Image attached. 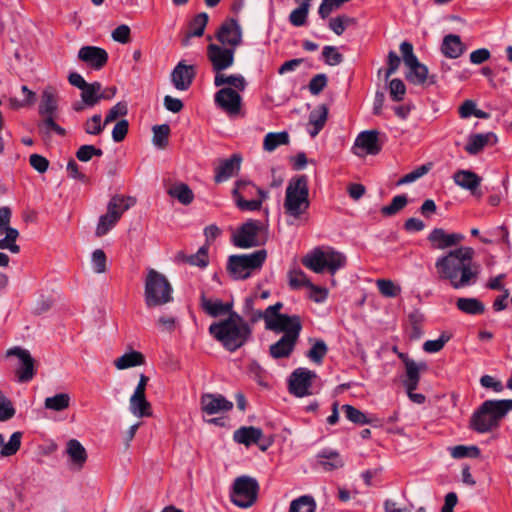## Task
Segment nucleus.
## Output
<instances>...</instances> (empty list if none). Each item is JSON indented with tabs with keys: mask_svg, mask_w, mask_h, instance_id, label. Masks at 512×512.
<instances>
[{
	"mask_svg": "<svg viewBox=\"0 0 512 512\" xmlns=\"http://www.w3.org/2000/svg\"><path fill=\"white\" fill-rule=\"evenodd\" d=\"M7 356H16L20 361V366L16 370L19 382H28L35 375V360L30 352L21 347H13L7 351Z\"/></svg>",
	"mask_w": 512,
	"mask_h": 512,
	"instance_id": "15",
	"label": "nucleus"
},
{
	"mask_svg": "<svg viewBox=\"0 0 512 512\" xmlns=\"http://www.w3.org/2000/svg\"><path fill=\"white\" fill-rule=\"evenodd\" d=\"M153 131V144L160 149H163L168 144V136L170 134V127L168 124L155 125Z\"/></svg>",
	"mask_w": 512,
	"mask_h": 512,
	"instance_id": "50",
	"label": "nucleus"
},
{
	"mask_svg": "<svg viewBox=\"0 0 512 512\" xmlns=\"http://www.w3.org/2000/svg\"><path fill=\"white\" fill-rule=\"evenodd\" d=\"M328 118V108L322 104L317 106L310 112L308 122V133L311 137H315L323 129Z\"/></svg>",
	"mask_w": 512,
	"mask_h": 512,
	"instance_id": "26",
	"label": "nucleus"
},
{
	"mask_svg": "<svg viewBox=\"0 0 512 512\" xmlns=\"http://www.w3.org/2000/svg\"><path fill=\"white\" fill-rule=\"evenodd\" d=\"M201 306L203 310L212 317H217L224 314H230L232 305L228 303H223L221 300H211L205 297V295L201 296Z\"/></svg>",
	"mask_w": 512,
	"mask_h": 512,
	"instance_id": "35",
	"label": "nucleus"
},
{
	"mask_svg": "<svg viewBox=\"0 0 512 512\" xmlns=\"http://www.w3.org/2000/svg\"><path fill=\"white\" fill-rule=\"evenodd\" d=\"M105 127L106 125H104V122L102 123L100 114L93 115L83 125L84 131L89 135H99Z\"/></svg>",
	"mask_w": 512,
	"mask_h": 512,
	"instance_id": "56",
	"label": "nucleus"
},
{
	"mask_svg": "<svg viewBox=\"0 0 512 512\" xmlns=\"http://www.w3.org/2000/svg\"><path fill=\"white\" fill-rule=\"evenodd\" d=\"M328 348L323 340H317L307 353V357L316 364L322 363Z\"/></svg>",
	"mask_w": 512,
	"mask_h": 512,
	"instance_id": "55",
	"label": "nucleus"
},
{
	"mask_svg": "<svg viewBox=\"0 0 512 512\" xmlns=\"http://www.w3.org/2000/svg\"><path fill=\"white\" fill-rule=\"evenodd\" d=\"M235 49L211 43L207 47V57L217 74L234 64Z\"/></svg>",
	"mask_w": 512,
	"mask_h": 512,
	"instance_id": "12",
	"label": "nucleus"
},
{
	"mask_svg": "<svg viewBox=\"0 0 512 512\" xmlns=\"http://www.w3.org/2000/svg\"><path fill=\"white\" fill-rule=\"evenodd\" d=\"M470 426L479 433H485L498 426L496 420L489 414L488 410L483 411V403L476 410L470 419Z\"/></svg>",
	"mask_w": 512,
	"mask_h": 512,
	"instance_id": "22",
	"label": "nucleus"
},
{
	"mask_svg": "<svg viewBox=\"0 0 512 512\" xmlns=\"http://www.w3.org/2000/svg\"><path fill=\"white\" fill-rule=\"evenodd\" d=\"M302 325L289 326L282 330L281 338L269 346V354L273 359L288 358L293 353L298 342Z\"/></svg>",
	"mask_w": 512,
	"mask_h": 512,
	"instance_id": "9",
	"label": "nucleus"
},
{
	"mask_svg": "<svg viewBox=\"0 0 512 512\" xmlns=\"http://www.w3.org/2000/svg\"><path fill=\"white\" fill-rule=\"evenodd\" d=\"M173 288L165 275L149 269L144 289L145 303L148 308L165 305L172 301Z\"/></svg>",
	"mask_w": 512,
	"mask_h": 512,
	"instance_id": "5",
	"label": "nucleus"
},
{
	"mask_svg": "<svg viewBox=\"0 0 512 512\" xmlns=\"http://www.w3.org/2000/svg\"><path fill=\"white\" fill-rule=\"evenodd\" d=\"M11 210L9 207L0 208V235L5 234V237L0 239V249L9 250L13 254L20 252V247L16 243L19 232L17 229L10 226Z\"/></svg>",
	"mask_w": 512,
	"mask_h": 512,
	"instance_id": "11",
	"label": "nucleus"
},
{
	"mask_svg": "<svg viewBox=\"0 0 512 512\" xmlns=\"http://www.w3.org/2000/svg\"><path fill=\"white\" fill-rule=\"evenodd\" d=\"M214 100L229 115H237L241 110L242 98L239 91L232 88H221L216 92Z\"/></svg>",
	"mask_w": 512,
	"mask_h": 512,
	"instance_id": "16",
	"label": "nucleus"
},
{
	"mask_svg": "<svg viewBox=\"0 0 512 512\" xmlns=\"http://www.w3.org/2000/svg\"><path fill=\"white\" fill-rule=\"evenodd\" d=\"M187 263L200 268L206 267L209 263L208 247L202 246L195 254L189 255L187 257Z\"/></svg>",
	"mask_w": 512,
	"mask_h": 512,
	"instance_id": "60",
	"label": "nucleus"
},
{
	"mask_svg": "<svg viewBox=\"0 0 512 512\" xmlns=\"http://www.w3.org/2000/svg\"><path fill=\"white\" fill-rule=\"evenodd\" d=\"M342 410L345 413L346 418L355 424H369L371 421L366 415L360 410L356 409L352 405L345 404L342 406Z\"/></svg>",
	"mask_w": 512,
	"mask_h": 512,
	"instance_id": "54",
	"label": "nucleus"
},
{
	"mask_svg": "<svg viewBox=\"0 0 512 512\" xmlns=\"http://www.w3.org/2000/svg\"><path fill=\"white\" fill-rule=\"evenodd\" d=\"M262 436L263 432L260 428L254 426H243L234 432L233 439L235 442L248 447L252 444H257Z\"/></svg>",
	"mask_w": 512,
	"mask_h": 512,
	"instance_id": "29",
	"label": "nucleus"
},
{
	"mask_svg": "<svg viewBox=\"0 0 512 512\" xmlns=\"http://www.w3.org/2000/svg\"><path fill=\"white\" fill-rule=\"evenodd\" d=\"M92 267L95 273L102 274L107 270V257L102 249H96L91 257Z\"/></svg>",
	"mask_w": 512,
	"mask_h": 512,
	"instance_id": "61",
	"label": "nucleus"
},
{
	"mask_svg": "<svg viewBox=\"0 0 512 512\" xmlns=\"http://www.w3.org/2000/svg\"><path fill=\"white\" fill-rule=\"evenodd\" d=\"M145 363L144 355L139 351H131L125 353L114 361V365L118 370H124L131 367L143 365Z\"/></svg>",
	"mask_w": 512,
	"mask_h": 512,
	"instance_id": "42",
	"label": "nucleus"
},
{
	"mask_svg": "<svg viewBox=\"0 0 512 512\" xmlns=\"http://www.w3.org/2000/svg\"><path fill=\"white\" fill-rule=\"evenodd\" d=\"M289 141V134L286 131L270 132L264 137L263 149L272 152L281 145H288Z\"/></svg>",
	"mask_w": 512,
	"mask_h": 512,
	"instance_id": "44",
	"label": "nucleus"
},
{
	"mask_svg": "<svg viewBox=\"0 0 512 512\" xmlns=\"http://www.w3.org/2000/svg\"><path fill=\"white\" fill-rule=\"evenodd\" d=\"M236 206L242 211H257L260 210L262 203L265 199L261 197L256 198H234Z\"/></svg>",
	"mask_w": 512,
	"mask_h": 512,
	"instance_id": "62",
	"label": "nucleus"
},
{
	"mask_svg": "<svg viewBox=\"0 0 512 512\" xmlns=\"http://www.w3.org/2000/svg\"><path fill=\"white\" fill-rule=\"evenodd\" d=\"M208 14L201 12L197 14L189 23V31L183 39V45H188L192 37H201L204 34L205 27L208 23Z\"/></svg>",
	"mask_w": 512,
	"mask_h": 512,
	"instance_id": "37",
	"label": "nucleus"
},
{
	"mask_svg": "<svg viewBox=\"0 0 512 512\" xmlns=\"http://www.w3.org/2000/svg\"><path fill=\"white\" fill-rule=\"evenodd\" d=\"M355 147L362 149L366 154L376 155L381 150L378 141V132L376 130H367L361 132L355 141Z\"/></svg>",
	"mask_w": 512,
	"mask_h": 512,
	"instance_id": "24",
	"label": "nucleus"
},
{
	"mask_svg": "<svg viewBox=\"0 0 512 512\" xmlns=\"http://www.w3.org/2000/svg\"><path fill=\"white\" fill-rule=\"evenodd\" d=\"M409 68V72L406 75L408 81L413 84H428L432 85L436 83L435 76L428 75V68L420 63L418 59L407 66Z\"/></svg>",
	"mask_w": 512,
	"mask_h": 512,
	"instance_id": "25",
	"label": "nucleus"
},
{
	"mask_svg": "<svg viewBox=\"0 0 512 512\" xmlns=\"http://www.w3.org/2000/svg\"><path fill=\"white\" fill-rule=\"evenodd\" d=\"M318 462L325 471H332L343 467L344 462L339 453L332 450H324L318 455Z\"/></svg>",
	"mask_w": 512,
	"mask_h": 512,
	"instance_id": "43",
	"label": "nucleus"
},
{
	"mask_svg": "<svg viewBox=\"0 0 512 512\" xmlns=\"http://www.w3.org/2000/svg\"><path fill=\"white\" fill-rule=\"evenodd\" d=\"M310 7L311 4H309V0L299 3V6L292 10L289 15L290 23L295 27H301L305 25Z\"/></svg>",
	"mask_w": 512,
	"mask_h": 512,
	"instance_id": "46",
	"label": "nucleus"
},
{
	"mask_svg": "<svg viewBox=\"0 0 512 512\" xmlns=\"http://www.w3.org/2000/svg\"><path fill=\"white\" fill-rule=\"evenodd\" d=\"M209 333L228 351L234 352L242 347L251 337L252 329L248 322L236 312L228 318L209 327Z\"/></svg>",
	"mask_w": 512,
	"mask_h": 512,
	"instance_id": "2",
	"label": "nucleus"
},
{
	"mask_svg": "<svg viewBox=\"0 0 512 512\" xmlns=\"http://www.w3.org/2000/svg\"><path fill=\"white\" fill-rule=\"evenodd\" d=\"M78 59L95 70L102 69L108 62V53L97 46H83L78 51Z\"/></svg>",
	"mask_w": 512,
	"mask_h": 512,
	"instance_id": "19",
	"label": "nucleus"
},
{
	"mask_svg": "<svg viewBox=\"0 0 512 512\" xmlns=\"http://www.w3.org/2000/svg\"><path fill=\"white\" fill-rule=\"evenodd\" d=\"M456 306L469 315H479L485 311V305L477 298H458Z\"/></svg>",
	"mask_w": 512,
	"mask_h": 512,
	"instance_id": "45",
	"label": "nucleus"
},
{
	"mask_svg": "<svg viewBox=\"0 0 512 512\" xmlns=\"http://www.w3.org/2000/svg\"><path fill=\"white\" fill-rule=\"evenodd\" d=\"M315 509L316 503L313 497L304 495L291 502L288 512H314Z\"/></svg>",
	"mask_w": 512,
	"mask_h": 512,
	"instance_id": "49",
	"label": "nucleus"
},
{
	"mask_svg": "<svg viewBox=\"0 0 512 512\" xmlns=\"http://www.w3.org/2000/svg\"><path fill=\"white\" fill-rule=\"evenodd\" d=\"M289 286L292 289H299L301 287H309L311 285V281L308 279L307 275L300 269H294L289 271L288 273Z\"/></svg>",
	"mask_w": 512,
	"mask_h": 512,
	"instance_id": "52",
	"label": "nucleus"
},
{
	"mask_svg": "<svg viewBox=\"0 0 512 512\" xmlns=\"http://www.w3.org/2000/svg\"><path fill=\"white\" fill-rule=\"evenodd\" d=\"M58 110L57 94L54 88L46 87L41 95L39 114L42 117L56 116Z\"/></svg>",
	"mask_w": 512,
	"mask_h": 512,
	"instance_id": "28",
	"label": "nucleus"
},
{
	"mask_svg": "<svg viewBox=\"0 0 512 512\" xmlns=\"http://www.w3.org/2000/svg\"><path fill=\"white\" fill-rule=\"evenodd\" d=\"M233 198H256L261 197L262 199H266L268 197V193L254 184L248 181H237L232 190Z\"/></svg>",
	"mask_w": 512,
	"mask_h": 512,
	"instance_id": "27",
	"label": "nucleus"
},
{
	"mask_svg": "<svg viewBox=\"0 0 512 512\" xmlns=\"http://www.w3.org/2000/svg\"><path fill=\"white\" fill-rule=\"evenodd\" d=\"M103 151L93 145H82L76 152V157L81 162H88L94 156L100 157Z\"/></svg>",
	"mask_w": 512,
	"mask_h": 512,
	"instance_id": "63",
	"label": "nucleus"
},
{
	"mask_svg": "<svg viewBox=\"0 0 512 512\" xmlns=\"http://www.w3.org/2000/svg\"><path fill=\"white\" fill-rule=\"evenodd\" d=\"M148 381L149 378L146 375L141 374L139 382L129 399V410L138 418L152 416V406L145 396Z\"/></svg>",
	"mask_w": 512,
	"mask_h": 512,
	"instance_id": "10",
	"label": "nucleus"
},
{
	"mask_svg": "<svg viewBox=\"0 0 512 512\" xmlns=\"http://www.w3.org/2000/svg\"><path fill=\"white\" fill-rule=\"evenodd\" d=\"M117 219L109 214H104L100 216L96 230L95 235L96 237H102L106 235L116 224Z\"/></svg>",
	"mask_w": 512,
	"mask_h": 512,
	"instance_id": "57",
	"label": "nucleus"
},
{
	"mask_svg": "<svg viewBox=\"0 0 512 512\" xmlns=\"http://www.w3.org/2000/svg\"><path fill=\"white\" fill-rule=\"evenodd\" d=\"M316 373L307 368H297L289 378V391L296 397H305L312 395L310 390L312 380L316 378Z\"/></svg>",
	"mask_w": 512,
	"mask_h": 512,
	"instance_id": "13",
	"label": "nucleus"
},
{
	"mask_svg": "<svg viewBox=\"0 0 512 512\" xmlns=\"http://www.w3.org/2000/svg\"><path fill=\"white\" fill-rule=\"evenodd\" d=\"M258 491L257 480L251 476L242 475L233 482L230 500L239 508H249L257 501Z\"/></svg>",
	"mask_w": 512,
	"mask_h": 512,
	"instance_id": "7",
	"label": "nucleus"
},
{
	"mask_svg": "<svg viewBox=\"0 0 512 512\" xmlns=\"http://www.w3.org/2000/svg\"><path fill=\"white\" fill-rule=\"evenodd\" d=\"M453 180L458 186L471 192L475 191L481 182V178L469 170L457 171L453 176Z\"/></svg>",
	"mask_w": 512,
	"mask_h": 512,
	"instance_id": "33",
	"label": "nucleus"
},
{
	"mask_svg": "<svg viewBox=\"0 0 512 512\" xmlns=\"http://www.w3.org/2000/svg\"><path fill=\"white\" fill-rule=\"evenodd\" d=\"M262 229L261 222L249 220L245 222L233 236L234 245L239 248H250L258 245V234Z\"/></svg>",
	"mask_w": 512,
	"mask_h": 512,
	"instance_id": "14",
	"label": "nucleus"
},
{
	"mask_svg": "<svg viewBox=\"0 0 512 512\" xmlns=\"http://www.w3.org/2000/svg\"><path fill=\"white\" fill-rule=\"evenodd\" d=\"M322 56L329 66L339 65L343 61L342 54L338 52L336 47L330 45L324 46Z\"/></svg>",
	"mask_w": 512,
	"mask_h": 512,
	"instance_id": "64",
	"label": "nucleus"
},
{
	"mask_svg": "<svg viewBox=\"0 0 512 512\" xmlns=\"http://www.w3.org/2000/svg\"><path fill=\"white\" fill-rule=\"evenodd\" d=\"M133 204L132 198H125L124 196L115 195L113 196L107 205V214L120 220L123 213L127 211Z\"/></svg>",
	"mask_w": 512,
	"mask_h": 512,
	"instance_id": "39",
	"label": "nucleus"
},
{
	"mask_svg": "<svg viewBox=\"0 0 512 512\" xmlns=\"http://www.w3.org/2000/svg\"><path fill=\"white\" fill-rule=\"evenodd\" d=\"M70 405V396L67 393H59L53 397H47L44 402L46 409L53 411H63Z\"/></svg>",
	"mask_w": 512,
	"mask_h": 512,
	"instance_id": "48",
	"label": "nucleus"
},
{
	"mask_svg": "<svg viewBox=\"0 0 512 512\" xmlns=\"http://www.w3.org/2000/svg\"><path fill=\"white\" fill-rule=\"evenodd\" d=\"M475 251L462 246L440 256L435 262L437 274L441 280L449 281L454 289L473 285L480 273V267L473 262Z\"/></svg>",
	"mask_w": 512,
	"mask_h": 512,
	"instance_id": "1",
	"label": "nucleus"
},
{
	"mask_svg": "<svg viewBox=\"0 0 512 512\" xmlns=\"http://www.w3.org/2000/svg\"><path fill=\"white\" fill-rule=\"evenodd\" d=\"M310 206L308 179L300 175L290 179L285 192L284 210L289 217L298 220L306 214Z\"/></svg>",
	"mask_w": 512,
	"mask_h": 512,
	"instance_id": "3",
	"label": "nucleus"
},
{
	"mask_svg": "<svg viewBox=\"0 0 512 512\" xmlns=\"http://www.w3.org/2000/svg\"><path fill=\"white\" fill-rule=\"evenodd\" d=\"M241 161L242 157L239 154H233L229 159L223 160L216 169L215 182L221 183L234 176L240 170Z\"/></svg>",
	"mask_w": 512,
	"mask_h": 512,
	"instance_id": "23",
	"label": "nucleus"
},
{
	"mask_svg": "<svg viewBox=\"0 0 512 512\" xmlns=\"http://www.w3.org/2000/svg\"><path fill=\"white\" fill-rule=\"evenodd\" d=\"M497 137L494 133L489 132L485 134H473L469 137L465 150L471 154H478L486 145L495 144Z\"/></svg>",
	"mask_w": 512,
	"mask_h": 512,
	"instance_id": "31",
	"label": "nucleus"
},
{
	"mask_svg": "<svg viewBox=\"0 0 512 512\" xmlns=\"http://www.w3.org/2000/svg\"><path fill=\"white\" fill-rule=\"evenodd\" d=\"M407 202L408 200L405 195H397L392 199L390 205L381 208V213L384 216H392L402 210L406 206Z\"/></svg>",
	"mask_w": 512,
	"mask_h": 512,
	"instance_id": "58",
	"label": "nucleus"
},
{
	"mask_svg": "<svg viewBox=\"0 0 512 512\" xmlns=\"http://www.w3.org/2000/svg\"><path fill=\"white\" fill-rule=\"evenodd\" d=\"M195 74L192 65H185L183 62H180L172 71L171 80L176 89L183 91L190 87Z\"/></svg>",
	"mask_w": 512,
	"mask_h": 512,
	"instance_id": "21",
	"label": "nucleus"
},
{
	"mask_svg": "<svg viewBox=\"0 0 512 512\" xmlns=\"http://www.w3.org/2000/svg\"><path fill=\"white\" fill-rule=\"evenodd\" d=\"M102 84L100 82L88 83L81 93V100L84 105L93 107L99 103L101 97H105V93H101Z\"/></svg>",
	"mask_w": 512,
	"mask_h": 512,
	"instance_id": "34",
	"label": "nucleus"
},
{
	"mask_svg": "<svg viewBox=\"0 0 512 512\" xmlns=\"http://www.w3.org/2000/svg\"><path fill=\"white\" fill-rule=\"evenodd\" d=\"M441 50L449 58H458L463 53L464 47L458 35H447L444 37Z\"/></svg>",
	"mask_w": 512,
	"mask_h": 512,
	"instance_id": "40",
	"label": "nucleus"
},
{
	"mask_svg": "<svg viewBox=\"0 0 512 512\" xmlns=\"http://www.w3.org/2000/svg\"><path fill=\"white\" fill-rule=\"evenodd\" d=\"M426 369L425 363L407 362L405 366L407 379L404 381L406 390H416L419 380L420 371Z\"/></svg>",
	"mask_w": 512,
	"mask_h": 512,
	"instance_id": "41",
	"label": "nucleus"
},
{
	"mask_svg": "<svg viewBox=\"0 0 512 512\" xmlns=\"http://www.w3.org/2000/svg\"><path fill=\"white\" fill-rule=\"evenodd\" d=\"M484 410H488L489 414H491L499 424V421L512 410V399L486 400L483 402V411Z\"/></svg>",
	"mask_w": 512,
	"mask_h": 512,
	"instance_id": "30",
	"label": "nucleus"
},
{
	"mask_svg": "<svg viewBox=\"0 0 512 512\" xmlns=\"http://www.w3.org/2000/svg\"><path fill=\"white\" fill-rule=\"evenodd\" d=\"M214 85L216 87L229 85V88H232L236 91H244L246 89L247 82L245 78L240 74L226 75L221 71L215 75Z\"/></svg>",
	"mask_w": 512,
	"mask_h": 512,
	"instance_id": "32",
	"label": "nucleus"
},
{
	"mask_svg": "<svg viewBox=\"0 0 512 512\" xmlns=\"http://www.w3.org/2000/svg\"><path fill=\"white\" fill-rule=\"evenodd\" d=\"M167 194L177 199L183 205H189L194 200V193L185 183H174L167 189Z\"/></svg>",
	"mask_w": 512,
	"mask_h": 512,
	"instance_id": "38",
	"label": "nucleus"
},
{
	"mask_svg": "<svg viewBox=\"0 0 512 512\" xmlns=\"http://www.w3.org/2000/svg\"><path fill=\"white\" fill-rule=\"evenodd\" d=\"M282 307L283 303L277 302L274 305L267 307L264 310V314H257L258 318H263L265 328L267 330L274 333H280L289 326L302 325L299 315H287L280 313Z\"/></svg>",
	"mask_w": 512,
	"mask_h": 512,
	"instance_id": "8",
	"label": "nucleus"
},
{
	"mask_svg": "<svg viewBox=\"0 0 512 512\" xmlns=\"http://www.w3.org/2000/svg\"><path fill=\"white\" fill-rule=\"evenodd\" d=\"M21 438V432H14L7 443L3 442L0 451L1 456L8 457L16 454V452L20 449L21 446Z\"/></svg>",
	"mask_w": 512,
	"mask_h": 512,
	"instance_id": "51",
	"label": "nucleus"
},
{
	"mask_svg": "<svg viewBox=\"0 0 512 512\" xmlns=\"http://www.w3.org/2000/svg\"><path fill=\"white\" fill-rule=\"evenodd\" d=\"M354 22L355 21L353 18L342 15L335 18H331L329 21V27L336 35H342L345 29L349 25L354 24Z\"/></svg>",
	"mask_w": 512,
	"mask_h": 512,
	"instance_id": "59",
	"label": "nucleus"
},
{
	"mask_svg": "<svg viewBox=\"0 0 512 512\" xmlns=\"http://www.w3.org/2000/svg\"><path fill=\"white\" fill-rule=\"evenodd\" d=\"M40 133L50 136L53 134L59 136H65L66 130L55 122V116H45L43 120L38 124Z\"/></svg>",
	"mask_w": 512,
	"mask_h": 512,
	"instance_id": "47",
	"label": "nucleus"
},
{
	"mask_svg": "<svg viewBox=\"0 0 512 512\" xmlns=\"http://www.w3.org/2000/svg\"><path fill=\"white\" fill-rule=\"evenodd\" d=\"M66 452L71 462L81 469L87 460V453L84 446L76 439H71L67 443Z\"/></svg>",
	"mask_w": 512,
	"mask_h": 512,
	"instance_id": "36",
	"label": "nucleus"
},
{
	"mask_svg": "<svg viewBox=\"0 0 512 512\" xmlns=\"http://www.w3.org/2000/svg\"><path fill=\"white\" fill-rule=\"evenodd\" d=\"M465 239L461 233H447L442 228L433 229L428 235V241L434 249L444 250L458 245Z\"/></svg>",
	"mask_w": 512,
	"mask_h": 512,
	"instance_id": "20",
	"label": "nucleus"
},
{
	"mask_svg": "<svg viewBox=\"0 0 512 512\" xmlns=\"http://www.w3.org/2000/svg\"><path fill=\"white\" fill-rule=\"evenodd\" d=\"M216 38L223 46L236 50V47L242 42L241 27L236 20L231 19L221 25Z\"/></svg>",
	"mask_w": 512,
	"mask_h": 512,
	"instance_id": "17",
	"label": "nucleus"
},
{
	"mask_svg": "<svg viewBox=\"0 0 512 512\" xmlns=\"http://www.w3.org/2000/svg\"><path fill=\"white\" fill-rule=\"evenodd\" d=\"M201 409L208 415L228 412L233 408V402L221 394L205 393L200 399Z\"/></svg>",
	"mask_w": 512,
	"mask_h": 512,
	"instance_id": "18",
	"label": "nucleus"
},
{
	"mask_svg": "<svg viewBox=\"0 0 512 512\" xmlns=\"http://www.w3.org/2000/svg\"><path fill=\"white\" fill-rule=\"evenodd\" d=\"M376 285L384 297L393 298L401 293V287L389 279H378Z\"/></svg>",
	"mask_w": 512,
	"mask_h": 512,
	"instance_id": "53",
	"label": "nucleus"
},
{
	"mask_svg": "<svg viewBox=\"0 0 512 512\" xmlns=\"http://www.w3.org/2000/svg\"><path fill=\"white\" fill-rule=\"evenodd\" d=\"M267 258L264 249L249 254L231 255L228 258L227 271L235 280H244L259 270Z\"/></svg>",
	"mask_w": 512,
	"mask_h": 512,
	"instance_id": "6",
	"label": "nucleus"
},
{
	"mask_svg": "<svg viewBox=\"0 0 512 512\" xmlns=\"http://www.w3.org/2000/svg\"><path fill=\"white\" fill-rule=\"evenodd\" d=\"M302 264L315 273H322L325 269L332 275L346 265V256L332 248H315L302 258Z\"/></svg>",
	"mask_w": 512,
	"mask_h": 512,
	"instance_id": "4",
	"label": "nucleus"
}]
</instances>
